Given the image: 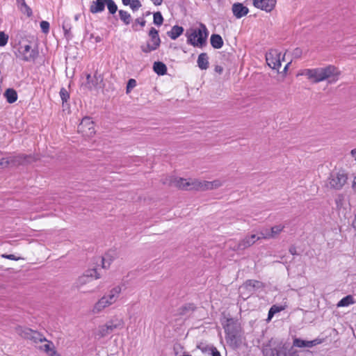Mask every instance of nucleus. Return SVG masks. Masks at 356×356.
Here are the masks:
<instances>
[{
    "instance_id": "f257e3e1",
    "label": "nucleus",
    "mask_w": 356,
    "mask_h": 356,
    "mask_svg": "<svg viewBox=\"0 0 356 356\" xmlns=\"http://www.w3.org/2000/svg\"><path fill=\"white\" fill-rule=\"evenodd\" d=\"M341 74L340 70L334 65L304 69L299 73V75L305 76L312 83L327 81L328 84L336 83L339 80Z\"/></svg>"
},
{
    "instance_id": "f03ea898",
    "label": "nucleus",
    "mask_w": 356,
    "mask_h": 356,
    "mask_svg": "<svg viewBox=\"0 0 356 356\" xmlns=\"http://www.w3.org/2000/svg\"><path fill=\"white\" fill-rule=\"evenodd\" d=\"M122 293V287L119 285L109 289L92 307V312L97 314L104 309L115 304Z\"/></svg>"
},
{
    "instance_id": "7ed1b4c3",
    "label": "nucleus",
    "mask_w": 356,
    "mask_h": 356,
    "mask_svg": "<svg viewBox=\"0 0 356 356\" xmlns=\"http://www.w3.org/2000/svg\"><path fill=\"white\" fill-rule=\"evenodd\" d=\"M125 322L124 319L119 316H113L105 324L99 325L95 332V338L100 339L111 334L115 330H120L124 328Z\"/></svg>"
},
{
    "instance_id": "20e7f679",
    "label": "nucleus",
    "mask_w": 356,
    "mask_h": 356,
    "mask_svg": "<svg viewBox=\"0 0 356 356\" xmlns=\"http://www.w3.org/2000/svg\"><path fill=\"white\" fill-rule=\"evenodd\" d=\"M284 55H282L281 52L277 51V50H270L269 52H268L266 55V60L268 65L274 70H276L279 74L282 75V78H284L289 65L290 64L289 62H288L284 67L282 71H280V68L282 65V62L284 61Z\"/></svg>"
},
{
    "instance_id": "39448f33",
    "label": "nucleus",
    "mask_w": 356,
    "mask_h": 356,
    "mask_svg": "<svg viewBox=\"0 0 356 356\" xmlns=\"http://www.w3.org/2000/svg\"><path fill=\"white\" fill-rule=\"evenodd\" d=\"M187 42L193 47L201 48L207 41V30L204 25L198 29H191L186 33Z\"/></svg>"
},
{
    "instance_id": "423d86ee",
    "label": "nucleus",
    "mask_w": 356,
    "mask_h": 356,
    "mask_svg": "<svg viewBox=\"0 0 356 356\" xmlns=\"http://www.w3.org/2000/svg\"><path fill=\"white\" fill-rule=\"evenodd\" d=\"M348 175L344 170H340L332 172L327 179V186L335 190H340L346 184Z\"/></svg>"
},
{
    "instance_id": "0eeeda50",
    "label": "nucleus",
    "mask_w": 356,
    "mask_h": 356,
    "mask_svg": "<svg viewBox=\"0 0 356 356\" xmlns=\"http://www.w3.org/2000/svg\"><path fill=\"white\" fill-rule=\"evenodd\" d=\"M77 131L85 138H92L96 133L93 120L89 117H84L78 125Z\"/></svg>"
},
{
    "instance_id": "6e6552de",
    "label": "nucleus",
    "mask_w": 356,
    "mask_h": 356,
    "mask_svg": "<svg viewBox=\"0 0 356 356\" xmlns=\"http://www.w3.org/2000/svg\"><path fill=\"white\" fill-rule=\"evenodd\" d=\"M104 268H88L86 272L77 280V286L81 287L95 280L103 277L102 270Z\"/></svg>"
},
{
    "instance_id": "1a4fd4ad",
    "label": "nucleus",
    "mask_w": 356,
    "mask_h": 356,
    "mask_svg": "<svg viewBox=\"0 0 356 356\" xmlns=\"http://www.w3.org/2000/svg\"><path fill=\"white\" fill-rule=\"evenodd\" d=\"M17 52L18 56L25 61L33 60L36 56V51L31 47V42L27 40H22L19 42Z\"/></svg>"
},
{
    "instance_id": "9d476101",
    "label": "nucleus",
    "mask_w": 356,
    "mask_h": 356,
    "mask_svg": "<svg viewBox=\"0 0 356 356\" xmlns=\"http://www.w3.org/2000/svg\"><path fill=\"white\" fill-rule=\"evenodd\" d=\"M149 39L146 44L141 46V50L144 53H149L155 51L159 48L161 44V39L159 35L158 31L154 28H152L149 33Z\"/></svg>"
},
{
    "instance_id": "9b49d317",
    "label": "nucleus",
    "mask_w": 356,
    "mask_h": 356,
    "mask_svg": "<svg viewBox=\"0 0 356 356\" xmlns=\"http://www.w3.org/2000/svg\"><path fill=\"white\" fill-rule=\"evenodd\" d=\"M288 353V347L285 343H280L276 348H271L266 346L263 349L264 356H299L297 351Z\"/></svg>"
},
{
    "instance_id": "f8f14e48",
    "label": "nucleus",
    "mask_w": 356,
    "mask_h": 356,
    "mask_svg": "<svg viewBox=\"0 0 356 356\" xmlns=\"http://www.w3.org/2000/svg\"><path fill=\"white\" fill-rule=\"evenodd\" d=\"M16 332L22 337L30 339L35 343L47 341V339L42 334L27 327L19 326L16 328Z\"/></svg>"
},
{
    "instance_id": "ddd939ff",
    "label": "nucleus",
    "mask_w": 356,
    "mask_h": 356,
    "mask_svg": "<svg viewBox=\"0 0 356 356\" xmlns=\"http://www.w3.org/2000/svg\"><path fill=\"white\" fill-rule=\"evenodd\" d=\"M223 327L226 334L227 341L232 342L236 338L238 330L236 322L232 318L227 319Z\"/></svg>"
},
{
    "instance_id": "4468645a",
    "label": "nucleus",
    "mask_w": 356,
    "mask_h": 356,
    "mask_svg": "<svg viewBox=\"0 0 356 356\" xmlns=\"http://www.w3.org/2000/svg\"><path fill=\"white\" fill-rule=\"evenodd\" d=\"M260 240L257 234H252L245 236L243 238L240 240L237 244L234 247V250H243L252 245L257 241Z\"/></svg>"
},
{
    "instance_id": "2eb2a0df",
    "label": "nucleus",
    "mask_w": 356,
    "mask_h": 356,
    "mask_svg": "<svg viewBox=\"0 0 356 356\" xmlns=\"http://www.w3.org/2000/svg\"><path fill=\"white\" fill-rule=\"evenodd\" d=\"M255 8L264 10L266 13L271 12L276 6L277 0H252Z\"/></svg>"
},
{
    "instance_id": "dca6fc26",
    "label": "nucleus",
    "mask_w": 356,
    "mask_h": 356,
    "mask_svg": "<svg viewBox=\"0 0 356 356\" xmlns=\"http://www.w3.org/2000/svg\"><path fill=\"white\" fill-rule=\"evenodd\" d=\"M321 343H322V340L319 339H315L312 341H305V340H302L301 339L296 338L293 340V344L294 346L298 347V348H305V347L312 348V347L316 346L318 344H320Z\"/></svg>"
},
{
    "instance_id": "f3484780",
    "label": "nucleus",
    "mask_w": 356,
    "mask_h": 356,
    "mask_svg": "<svg viewBox=\"0 0 356 356\" xmlns=\"http://www.w3.org/2000/svg\"><path fill=\"white\" fill-rule=\"evenodd\" d=\"M192 177L182 178L177 177L175 180V187L181 190L191 191V190Z\"/></svg>"
},
{
    "instance_id": "a211bd4d",
    "label": "nucleus",
    "mask_w": 356,
    "mask_h": 356,
    "mask_svg": "<svg viewBox=\"0 0 356 356\" xmlns=\"http://www.w3.org/2000/svg\"><path fill=\"white\" fill-rule=\"evenodd\" d=\"M232 12L236 18H241L248 13V8L241 3H235L232 6Z\"/></svg>"
},
{
    "instance_id": "6ab92c4d",
    "label": "nucleus",
    "mask_w": 356,
    "mask_h": 356,
    "mask_svg": "<svg viewBox=\"0 0 356 356\" xmlns=\"http://www.w3.org/2000/svg\"><path fill=\"white\" fill-rule=\"evenodd\" d=\"M87 87L90 89L98 87L99 84L102 82V77L101 75L95 74L93 76L90 74L87 75Z\"/></svg>"
},
{
    "instance_id": "aec40b11",
    "label": "nucleus",
    "mask_w": 356,
    "mask_h": 356,
    "mask_svg": "<svg viewBox=\"0 0 356 356\" xmlns=\"http://www.w3.org/2000/svg\"><path fill=\"white\" fill-rule=\"evenodd\" d=\"M117 258V253L113 250H109L104 257H99L97 259L103 266L111 265V261Z\"/></svg>"
},
{
    "instance_id": "412c9836",
    "label": "nucleus",
    "mask_w": 356,
    "mask_h": 356,
    "mask_svg": "<svg viewBox=\"0 0 356 356\" xmlns=\"http://www.w3.org/2000/svg\"><path fill=\"white\" fill-rule=\"evenodd\" d=\"M223 185V181L216 179L213 181L204 180V191H211L220 188Z\"/></svg>"
},
{
    "instance_id": "4be33fe9",
    "label": "nucleus",
    "mask_w": 356,
    "mask_h": 356,
    "mask_svg": "<svg viewBox=\"0 0 356 356\" xmlns=\"http://www.w3.org/2000/svg\"><path fill=\"white\" fill-rule=\"evenodd\" d=\"M107 0H95L93 1L90 7V10L92 13H101L104 10L105 3Z\"/></svg>"
},
{
    "instance_id": "5701e85b",
    "label": "nucleus",
    "mask_w": 356,
    "mask_h": 356,
    "mask_svg": "<svg viewBox=\"0 0 356 356\" xmlns=\"http://www.w3.org/2000/svg\"><path fill=\"white\" fill-rule=\"evenodd\" d=\"M197 65L201 70H207L209 67V58L206 53H202L199 55Z\"/></svg>"
},
{
    "instance_id": "b1692460",
    "label": "nucleus",
    "mask_w": 356,
    "mask_h": 356,
    "mask_svg": "<svg viewBox=\"0 0 356 356\" xmlns=\"http://www.w3.org/2000/svg\"><path fill=\"white\" fill-rule=\"evenodd\" d=\"M261 285V283L259 281L254 280H248L243 284V285L241 286V289H244L251 291L254 288H259Z\"/></svg>"
},
{
    "instance_id": "393cba45",
    "label": "nucleus",
    "mask_w": 356,
    "mask_h": 356,
    "mask_svg": "<svg viewBox=\"0 0 356 356\" xmlns=\"http://www.w3.org/2000/svg\"><path fill=\"white\" fill-rule=\"evenodd\" d=\"M184 32V29L181 26H174L171 31L168 33L169 37L172 40L177 39L179 36H180Z\"/></svg>"
},
{
    "instance_id": "a878e982",
    "label": "nucleus",
    "mask_w": 356,
    "mask_h": 356,
    "mask_svg": "<svg viewBox=\"0 0 356 356\" xmlns=\"http://www.w3.org/2000/svg\"><path fill=\"white\" fill-rule=\"evenodd\" d=\"M211 44L215 49H220L223 45V40L219 35H212L211 37Z\"/></svg>"
},
{
    "instance_id": "bb28decb",
    "label": "nucleus",
    "mask_w": 356,
    "mask_h": 356,
    "mask_svg": "<svg viewBox=\"0 0 356 356\" xmlns=\"http://www.w3.org/2000/svg\"><path fill=\"white\" fill-rule=\"evenodd\" d=\"M154 71L159 75H164L167 72L166 65L161 62H155L153 65Z\"/></svg>"
},
{
    "instance_id": "cd10ccee",
    "label": "nucleus",
    "mask_w": 356,
    "mask_h": 356,
    "mask_svg": "<svg viewBox=\"0 0 356 356\" xmlns=\"http://www.w3.org/2000/svg\"><path fill=\"white\" fill-rule=\"evenodd\" d=\"M191 190L204 191V180L192 178Z\"/></svg>"
},
{
    "instance_id": "c85d7f7f",
    "label": "nucleus",
    "mask_w": 356,
    "mask_h": 356,
    "mask_svg": "<svg viewBox=\"0 0 356 356\" xmlns=\"http://www.w3.org/2000/svg\"><path fill=\"white\" fill-rule=\"evenodd\" d=\"M355 301L351 295H348L343 298L338 303L337 307H348L350 305L355 304Z\"/></svg>"
},
{
    "instance_id": "c756f323",
    "label": "nucleus",
    "mask_w": 356,
    "mask_h": 356,
    "mask_svg": "<svg viewBox=\"0 0 356 356\" xmlns=\"http://www.w3.org/2000/svg\"><path fill=\"white\" fill-rule=\"evenodd\" d=\"M284 229V225L280 224L276 225L271 228H270V235L269 236H273V238H276L277 236H279L282 231Z\"/></svg>"
},
{
    "instance_id": "7c9ffc66",
    "label": "nucleus",
    "mask_w": 356,
    "mask_h": 356,
    "mask_svg": "<svg viewBox=\"0 0 356 356\" xmlns=\"http://www.w3.org/2000/svg\"><path fill=\"white\" fill-rule=\"evenodd\" d=\"M5 96L6 97L7 101L10 104L16 102L17 99V92L13 89H8L6 91Z\"/></svg>"
},
{
    "instance_id": "2f4dec72",
    "label": "nucleus",
    "mask_w": 356,
    "mask_h": 356,
    "mask_svg": "<svg viewBox=\"0 0 356 356\" xmlns=\"http://www.w3.org/2000/svg\"><path fill=\"white\" fill-rule=\"evenodd\" d=\"M47 343L44 344L42 349L49 355V356H54L56 354V351L54 349V346L52 342L47 341Z\"/></svg>"
},
{
    "instance_id": "473e14b6",
    "label": "nucleus",
    "mask_w": 356,
    "mask_h": 356,
    "mask_svg": "<svg viewBox=\"0 0 356 356\" xmlns=\"http://www.w3.org/2000/svg\"><path fill=\"white\" fill-rule=\"evenodd\" d=\"M176 179H177V177L166 175L161 178V181L164 185L175 186Z\"/></svg>"
},
{
    "instance_id": "72a5a7b5",
    "label": "nucleus",
    "mask_w": 356,
    "mask_h": 356,
    "mask_svg": "<svg viewBox=\"0 0 356 356\" xmlns=\"http://www.w3.org/2000/svg\"><path fill=\"white\" fill-rule=\"evenodd\" d=\"M119 15H120V19L122 21H123V22L125 24L128 25L130 24V22L131 21V17L129 13H128L127 11L120 10L119 11Z\"/></svg>"
},
{
    "instance_id": "f704fd0d",
    "label": "nucleus",
    "mask_w": 356,
    "mask_h": 356,
    "mask_svg": "<svg viewBox=\"0 0 356 356\" xmlns=\"http://www.w3.org/2000/svg\"><path fill=\"white\" fill-rule=\"evenodd\" d=\"M336 204L338 209H346V200L343 195H339L336 198Z\"/></svg>"
},
{
    "instance_id": "c9c22d12",
    "label": "nucleus",
    "mask_w": 356,
    "mask_h": 356,
    "mask_svg": "<svg viewBox=\"0 0 356 356\" xmlns=\"http://www.w3.org/2000/svg\"><path fill=\"white\" fill-rule=\"evenodd\" d=\"M213 345H208L204 343H200L197 348L200 349L203 353H208L209 355L210 351L211 350Z\"/></svg>"
},
{
    "instance_id": "e433bc0d",
    "label": "nucleus",
    "mask_w": 356,
    "mask_h": 356,
    "mask_svg": "<svg viewBox=\"0 0 356 356\" xmlns=\"http://www.w3.org/2000/svg\"><path fill=\"white\" fill-rule=\"evenodd\" d=\"M70 19L66 18L63 24V29L64 31L65 35H68L70 33L72 29V25L70 23Z\"/></svg>"
},
{
    "instance_id": "4c0bfd02",
    "label": "nucleus",
    "mask_w": 356,
    "mask_h": 356,
    "mask_svg": "<svg viewBox=\"0 0 356 356\" xmlns=\"http://www.w3.org/2000/svg\"><path fill=\"white\" fill-rule=\"evenodd\" d=\"M259 239H270L273 238V236H268L270 235V229H266L264 230L260 231L258 234Z\"/></svg>"
},
{
    "instance_id": "58836bf2",
    "label": "nucleus",
    "mask_w": 356,
    "mask_h": 356,
    "mask_svg": "<svg viewBox=\"0 0 356 356\" xmlns=\"http://www.w3.org/2000/svg\"><path fill=\"white\" fill-rule=\"evenodd\" d=\"M20 10L28 17H31L32 15V10L31 8L26 3H22L18 6Z\"/></svg>"
},
{
    "instance_id": "ea45409f",
    "label": "nucleus",
    "mask_w": 356,
    "mask_h": 356,
    "mask_svg": "<svg viewBox=\"0 0 356 356\" xmlns=\"http://www.w3.org/2000/svg\"><path fill=\"white\" fill-rule=\"evenodd\" d=\"M153 19L154 23L158 26H161L163 22V16L160 12H156L154 13Z\"/></svg>"
},
{
    "instance_id": "a19ab883",
    "label": "nucleus",
    "mask_w": 356,
    "mask_h": 356,
    "mask_svg": "<svg viewBox=\"0 0 356 356\" xmlns=\"http://www.w3.org/2000/svg\"><path fill=\"white\" fill-rule=\"evenodd\" d=\"M60 97L62 99L63 104L67 102L70 98V94L67 91V90L64 88H62L60 90Z\"/></svg>"
},
{
    "instance_id": "79ce46f5",
    "label": "nucleus",
    "mask_w": 356,
    "mask_h": 356,
    "mask_svg": "<svg viewBox=\"0 0 356 356\" xmlns=\"http://www.w3.org/2000/svg\"><path fill=\"white\" fill-rule=\"evenodd\" d=\"M106 4L107 8L111 13L114 14L117 11V6L113 0H107Z\"/></svg>"
},
{
    "instance_id": "37998d69",
    "label": "nucleus",
    "mask_w": 356,
    "mask_h": 356,
    "mask_svg": "<svg viewBox=\"0 0 356 356\" xmlns=\"http://www.w3.org/2000/svg\"><path fill=\"white\" fill-rule=\"evenodd\" d=\"M136 86V81L134 79H131L128 81L126 92L127 93H129L133 88H134Z\"/></svg>"
},
{
    "instance_id": "c03bdc74",
    "label": "nucleus",
    "mask_w": 356,
    "mask_h": 356,
    "mask_svg": "<svg viewBox=\"0 0 356 356\" xmlns=\"http://www.w3.org/2000/svg\"><path fill=\"white\" fill-rule=\"evenodd\" d=\"M8 40V35L3 31H0V47L5 46Z\"/></svg>"
},
{
    "instance_id": "a18cd8bd",
    "label": "nucleus",
    "mask_w": 356,
    "mask_h": 356,
    "mask_svg": "<svg viewBox=\"0 0 356 356\" xmlns=\"http://www.w3.org/2000/svg\"><path fill=\"white\" fill-rule=\"evenodd\" d=\"M13 161L12 159L9 158H1L0 159V168H5L9 165L10 162Z\"/></svg>"
},
{
    "instance_id": "49530a36",
    "label": "nucleus",
    "mask_w": 356,
    "mask_h": 356,
    "mask_svg": "<svg viewBox=\"0 0 356 356\" xmlns=\"http://www.w3.org/2000/svg\"><path fill=\"white\" fill-rule=\"evenodd\" d=\"M40 26L42 31L44 33H49V23L48 22H47V21H42L40 22Z\"/></svg>"
},
{
    "instance_id": "de8ad7c7",
    "label": "nucleus",
    "mask_w": 356,
    "mask_h": 356,
    "mask_svg": "<svg viewBox=\"0 0 356 356\" xmlns=\"http://www.w3.org/2000/svg\"><path fill=\"white\" fill-rule=\"evenodd\" d=\"M129 5L134 10L141 7V3L139 0H131Z\"/></svg>"
},
{
    "instance_id": "09e8293b",
    "label": "nucleus",
    "mask_w": 356,
    "mask_h": 356,
    "mask_svg": "<svg viewBox=\"0 0 356 356\" xmlns=\"http://www.w3.org/2000/svg\"><path fill=\"white\" fill-rule=\"evenodd\" d=\"M194 309H195V307L193 304L186 305L181 308V312H180V314H185L186 311L194 310Z\"/></svg>"
},
{
    "instance_id": "8fccbe9b",
    "label": "nucleus",
    "mask_w": 356,
    "mask_h": 356,
    "mask_svg": "<svg viewBox=\"0 0 356 356\" xmlns=\"http://www.w3.org/2000/svg\"><path fill=\"white\" fill-rule=\"evenodd\" d=\"M1 257L6 258V259H11V260H19L21 259L20 257H17L14 254H2Z\"/></svg>"
},
{
    "instance_id": "3c124183",
    "label": "nucleus",
    "mask_w": 356,
    "mask_h": 356,
    "mask_svg": "<svg viewBox=\"0 0 356 356\" xmlns=\"http://www.w3.org/2000/svg\"><path fill=\"white\" fill-rule=\"evenodd\" d=\"M209 355L212 356H221L220 353L217 350V348L213 346L211 350L210 351Z\"/></svg>"
},
{
    "instance_id": "603ef678",
    "label": "nucleus",
    "mask_w": 356,
    "mask_h": 356,
    "mask_svg": "<svg viewBox=\"0 0 356 356\" xmlns=\"http://www.w3.org/2000/svg\"><path fill=\"white\" fill-rule=\"evenodd\" d=\"M276 308V306L275 305H273L269 310L268 312V318L269 319H270L273 315L275 314V311H274V309Z\"/></svg>"
},
{
    "instance_id": "864d4df0",
    "label": "nucleus",
    "mask_w": 356,
    "mask_h": 356,
    "mask_svg": "<svg viewBox=\"0 0 356 356\" xmlns=\"http://www.w3.org/2000/svg\"><path fill=\"white\" fill-rule=\"evenodd\" d=\"M352 188L354 191L356 192V174L354 175L353 181H352Z\"/></svg>"
},
{
    "instance_id": "5fc2aeb1",
    "label": "nucleus",
    "mask_w": 356,
    "mask_h": 356,
    "mask_svg": "<svg viewBox=\"0 0 356 356\" xmlns=\"http://www.w3.org/2000/svg\"><path fill=\"white\" fill-rule=\"evenodd\" d=\"M301 54H302V51H301V49H298V48L296 49L293 51V55H294V56H296V57H299V56H300Z\"/></svg>"
},
{
    "instance_id": "6e6d98bb",
    "label": "nucleus",
    "mask_w": 356,
    "mask_h": 356,
    "mask_svg": "<svg viewBox=\"0 0 356 356\" xmlns=\"http://www.w3.org/2000/svg\"><path fill=\"white\" fill-rule=\"evenodd\" d=\"M215 72L220 74H222V72H223L222 67H221L220 65H216L215 67Z\"/></svg>"
},
{
    "instance_id": "4d7b16f0",
    "label": "nucleus",
    "mask_w": 356,
    "mask_h": 356,
    "mask_svg": "<svg viewBox=\"0 0 356 356\" xmlns=\"http://www.w3.org/2000/svg\"><path fill=\"white\" fill-rule=\"evenodd\" d=\"M136 22L138 23L141 26H144L145 24V20L143 19H136Z\"/></svg>"
},
{
    "instance_id": "13d9d810",
    "label": "nucleus",
    "mask_w": 356,
    "mask_h": 356,
    "mask_svg": "<svg viewBox=\"0 0 356 356\" xmlns=\"http://www.w3.org/2000/svg\"><path fill=\"white\" fill-rule=\"evenodd\" d=\"M154 6H160L163 3V0H150Z\"/></svg>"
},
{
    "instance_id": "bf43d9fd",
    "label": "nucleus",
    "mask_w": 356,
    "mask_h": 356,
    "mask_svg": "<svg viewBox=\"0 0 356 356\" xmlns=\"http://www.w3.org/2000/svg\"><path fill=\"white\" fill-rule=\"evenodd\" d=\"M350 154L355 161H356V148L351 150Z\"/></svg>"
},
{
    "instance_id": "052dcab7",
    "label": "nucleus",
    "mask_w": 356,
    "mask_h": 356,
    "mask_svg": "<svg viewBox=\"0 0 356 356\" xmlns=\"http://www.w3.org/2000/svg\"><path fill=\"white\" fill-rule=\"evenodd\" d=\"M353 227L356 230V213H355V218H354V220L353 221Z\"/></svg>"
},
{
    "instance_id": "680f3d73",
    "label": "nucleus",
    "mask_w": 356,
    "mask_h": 356,
    "mask_svg": "<svg viewBox=\"0 0 356 356\" xmlns=\"http://www.w3.org/2000/svg\"><path fill=\"white\" fill-rule=\"evenodd\" d=\"M124 5L127 6L129 4L131 0H122Z\"/></svg>"
},
{
    "instance_id": "e2e57ef3",
    "label": "nucleus",
    "mask_w": 356,
    "mask_h": 356,
    "mask_svg": "<svg viewBox=\"0 0 356 356\" xmlns=\"http://www.w3.org/2000/svg\"><path fill=\"white\" fill-rule=\"evenodd\" d=\"M16 1H17V3L18 6H19V5H21V4H22V3H26V2H25V0H16Z\"/></svg>"
},
{
    "instance_id": "0e129e2a",
    "label": "nucleus",
    "mask_w": 356,
    "mask_h": 356,
    "mask_svg": "<svg viewBox=\"0 0 356 356\" xmlns=\"http://www.w3.org/2000/svg\"><path fill=\"white\" fill-rule=\"evenodd\" d=\"M79 17H80V15H79V14H76V15H75V16H74V20H75V21H78V20H79Z\"/></svg>"
},
{
    "instance_id": "69168bd1",
    "label": "nucleus",
    "mask_w": 356,
    "mask_h": 356,
    "mask_svg": "<svg viewBox=\"0 0 356 356\" xmlns=\"http://www.w3.org/2000/svg\"><path fill=\"white\" fill-rule=\"evenodd\" d=\"M280 310L281 309L277 306H276V308L274 309V311H275V313L280 312Z\"/></svg>"
},
{
    "instance_id": "338daca9",
    "label": "nucleus",
    "mask_w": 356,
    "mask_h": 356,
    "mask_svg": "<svg viewBox=\"0 0 356 356\" xmlns=\"http://www.w3.org/2000/svg\"><path fill=\"white\" fill-rule=\"evenodd\" d=\"M290 252H291L292 254H293L294 250H293L292 249H290Z\"/></svg>"
},
{
    "instance_id": "774afa93",
    "label": "nucleus",
    "mask_w": 356,
    "mask_h": 356,
    "mask_svg": "<svg viewBox=\"0 0 356 356\" xmlns=\"http://www.w3.org/2000/svg\"><path fill=\"white\" fill-rule=\"evenodd\" d=\"M290 252H291L292 254H293L294 250H293L292 249H290Z\"/></svg>"
}]
</instances>
